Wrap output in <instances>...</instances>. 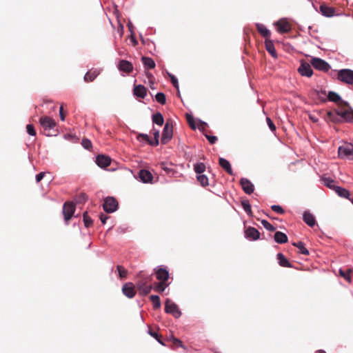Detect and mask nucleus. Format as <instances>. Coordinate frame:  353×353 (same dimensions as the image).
<instances>
[{"mask_svg":"<svg viewBox=\"0 0 353 353\" xmlns=\"http://www.w3.org/2000/svg\"><path fill=\"white\" fill-rule=\"evenodd\" d=\"M327 119L333 122H340L341 119L350 122L353 121V110L344 102V105H341L336 111L327 112Z\"/></svg>","mask_w":353,"mask_h":353,"instance_id":"nucleus-1","label":"nucleus"},{"mask_svg":"<svg viewBox=\"0 0 353 353\" xmlns=\"http://www.w3.org/2000/svg\"><path fill=\"white\" fill-rule=\"evenodd\" d=\"M39 123L45 131L46 135L51 136L53 134H55L57 132V130L54 129L56 127V122L51 117L48 116L41 117L39 119Z\"/></svg>","mask_w":353,"mask_h":353,"instance_id":"nucleus-2","label":"nucleus"},{"mask_svg":"<svg viewBox=\"0 0 353 353\" xmlns=\"http://www.w3.org/2000/svg\"><path fill=\"white\" fill-rule=\"evenodd\" d=\"M338 154L341 159H353V145L351 143H344L339 146Z\"/></svg>","mask_w":353,"mask_h":353,"instance_id":"nucleus-3","label":"nucleus"},{"mask_svg":"<svg viewBox=\"0 0 353 353\" xmlns=\"http://www.w3.org/2000/svg\"><path fill=\"white\" fill-rule=\"evenodd\" d=\"M173 136V125L171 121H167L165 124L162 137H161V143L165 145L167 144L172 138Z\"/></svg>","mask_w":353,"mask_h":353,"instance_id":"nucleus-4","label":"nucleus"},{"mask_svg":"<svg viewBox=\"0 0 353 353\" xmlns=\"http://www.w3.org/2000/svg\"><path fill=\"white\" fill-rule=\"evenodd\" d=\"M338 79L347 84L353 85V70L343 69L338 72Z\"/></svg>","mask_w":353,"mask_h":353,"instance_id":"nucleus-5","label":"nucleus"},{"mask_svg":"<svg viewBox=\"0 0 353 353\" xmlns=\"http://www.w3.org/2000/svg\"><path fill=\"white\" fill-rule=\"evenodd\" d=\"M103 208L107 213L114 212L118 208V201L115 198L108 196L105 199Z\"/></svg>","mask_w":353,"mask_h":353,"instance_id":"nucleus-6","label":"nucleus"},{"mask_svg":"<svg viewBox=\"0 0 353 353\" xmlns=\"http://www.w3.org/2000/svg\"><path fill=\"white\" fill-rule=\"evenodd\" d=\"M165 311L166 313L171 314L175 318H179L181 315L177 305L170 299H167L165 301Z\"/></svg>","mask_w":353,"mask_h":353,"instance_id":"nucleus-7","label":"nucleus"},{"mask_svg":"<svg viewBox=\"0 0 353 353\" xmlns=\"http://www.w3.org/2000/svg\"><path fill=\"white\" fill-rule=\"evenodd\" d=\"M310 63L315 69L323 72H327L330 68L328 63L320 58H312Z\"/></svg>","mask_w":353,"mask_h":353,"instance_id":"nucleus-8","label":"nucleus"},{"mask_svg":"<svg viewBox=\"0 0 353 353\" xmlns=\"http://www.w3.org/2000/svg\"><path fill=\"white\" fill-rule=\"evenodd\" d=\"M75 211V205L72 202H66L63 207L64 219L68 222L73 216Z\"/></svg>","mask_w":353,"mask_h":353,"instance_id":"nucleus-9","label":"nucleus"},{"mask_svg":"<svg viewBox=\"0 0 353 353\" xmlns=\"http://www.w3.org/2000/svg\"><path fill=\"white\" fill-rule=\"evenodd\" d=\"M154 273L157 280L161 282L168 283L169 279V272L166 268L161 266L154 270Z\"/></svg>","mask_w":353,"mask_h":353,"instance_id":"nucleus-10","label":"nucleus"},{"mask_svg":"<svg viewBox=\"0 0 353 353\" xmlns=\"http://www.w3.org/2000/svg\"><path fill=\"white\" fill-rule=\"evenodd\" d=\"M136 285L140 294L142 295L148 294L152 290V284H148L147 283V281H143L140 279H138Z\"/></svg>","mask_w":353,"mask_h":353,"instance_id":"nucleus-11","label":"nucleus"},{"mask_svg":"<svg viewBox=\"0 0 353 353\" xmlns=\"http://www.w3.org/2000/svg\"><path fill=\"white\" fill-rule=\"evenodd\" d=\"M274 25L277 27V30L280 33H287L289 32L292 26L291 24L286 19H280L277 22L274 23Z\"/></svg>","mask_w":353,"mask_h":353,"instance_id":"nucleus-12","label":"nucleus"},{"mask_svg":"<svg viewBox=\"0 0 353 353\" xmlns=\"http://www.w3.org/2000/svg\"><path fill=\"white\" fill-rule=\"evenodd\" d=\"M245 237L250 241H256L260 238V232L253 227H248L245 230Z\"/></svg>","mask_w":353,"mask_h":353,"instance_id":"nucleus-13","label":"nucleus"},{"mask_svg":"<svg viewBox=\"0 0 353 353\" xmlns=\"http://www.w3.org/2000/svg\"><path fill=\"white\" fill-rule=\"evenodd\" d=\"M240 184L243 190L248 194H252L254 190V187L252 183L246 178H242L240 180Z\"/></svg>","mask_w":353,"mask_h":353,"instance_id":"nucleus-14","label":"nucleus"},{"mask_svg":"<svg viewBox=\"0 0 353 353\" xmlns=\"http://www.w3.org/2000/svg\"><path fill=\"white\" fill-rule=\"evenodd\" d=\"M122 292L128 298H133L136 294L134 285L130 282L126 283L123 285Z\"/></svg>","mask_w":353,"mask_h":353,"instance_id":"nucleus-15","label":"nucleus"},{"mask_svg":"<svg viewBox=\"0 0 353 353\" xmlns=\"http://www.w3.org/2000/svg\"><path fill=\"white\" fill-rule=\"evenodd\" d=\"M96 163L100 168H104L110 165L111 159L108 156L99 154L97 157Z\"/></svg>","mask_w":353,"mask_h":353,"instance_id":"nucleus-16","label":"nucleus"},{"mask_svg":"<svg viewBox=\"0 0 353 353\" xmlns=\"http://www.w3.org/2000/svg\"><path fill=\"white\" fill-rule=\"evenodd\" d=\"M299 72L302 76H306L308 77H310L312 74L313 71L311 68V66L307 63H302L299 68Z\"/></svg>","mask_w":353,"mask_h":353,"instance_id":"nucleus-17","label":"nucleus"},{"mask_svg":"<svg viewBox=\"0 0 353 353\" xmlns=\"http://www.w3.org/2000/svg\"><path fill=\"white\" fill-rule=\"evenodd\" d=\"M139 176L143 183H151L153 179L152 173L147 170H141L139 172Z\"/></svg>","mask_w":353,"mask_h":353,"instance_id":"nucleus-18","label":"nucleus"},{"mask_svg":"<svg viewBox=\"0 0 353 353\" xmlns=\"http://www.w3.org/2000/svg\"><path fill=\"white\" fill-rule=\"evenodd\" d=\"M320 11L323 16L331 17H333L335 14V8L332 7H329L325 4H322L320 6Z\"/></svg>","mask_w":353,"mask_h":353,"instance_id":"nucleus-19","label":"nucleus"},{"mask_svg":"<svg viewBox=\"0 0 353 353\" xmlns=\"http://www.w3.org/2000/svg\"><path fill=\"white\" fill-rule=\"evenodd\" d=\"M99 74H100V71L99 70L91 69L85 73V74L84 76V80L86 82H92L97 78V77Z\"/></svg>","mask_w":353,"mask_h":353,"instance_id":"nucleus-20","label":"nucleus"},{"mask_svg":"<svg viewBox=\"0 0 353 353\" xmlns=\"http://www.w3.org/2000/svg\"><path fill=\"white\" fill-rule=\"evenodd\" d=\"M119 69L121 71H123V72H125L127 73H130V72L132 71L133 66H132V64L130 61H126V60H121L119 61Z\"/></svg>","mask_w":353,"mask_h":353,"instance_id":"nucleus-21","label":"nucleus"},{"mask_svg":"<svg viewBox=\"0 0 353 353\" xmlns=\"http://www.w3.org/2000/svg\"><path fill=\"white\" fill-rule=\"evenodd\" d=\"M219 163L220 166L223 169H224L228 174H230V175L234 174L231 165L228 160H226L223 158H219Z\"/></svg>","mask_w":353,"mask_h":353,"instance_id":"nucleus-22","label":"nucleus"},{"mask_svg":"<svg viewBox=\"0 0 353 353\" xmlns=\"http://www.w3.org/2000/svg\"><path fill=\"white\" fill-rule=\"evenodd\" d=\"M147 94V89L142 85H135L134 88V94L137 97L143 99Z\"/></svg>","mask_w":353,"mask_h":353,"instance_id":"nucleus-23","label":"nucleus"},{"mask_svg":"<svg viewBox=\"0 0 353 353\" xmlns=\"http://www.w3.org/2000/svg\"><path fill=\"white\" fill-rule=\"evenodd\" d=\"M303 219L304 222L310 227L314 226L316 223L314 215L310 212L305 211L303 213Z\"/></svg>","mask_w":353,"mask_h":353,"instance_id":"nucleus-24","label":"nucleus"},{"mask_svg":"<svg viewBox=\"0 0 353 353\" xmlns=\"http://www.w3.org/2000/svg\"><path fill=\"white\" fill-rule=\"evenodd\" d=\"M168 283H164L161 281L154 282L153 284H152V289L158 293L163 292L166 288L168 287Z\"/></svg>","mask_w":353,"mask_h":353,"instance_id":"nucleus-25","label":"nucleus"},{"mask_svg":"<svg viewBox=\"0 0 353 353\" xmlns=\"http://www.w3.org/2000/svg\"><path fill=\"white\" fill-rule=\"evenodd\" d=\"M256 28L259 32L265 39V40L270 39L271 33L270 30L263 24H256Z\"/></svg>","mask_w":353,"mask_h":353,"instance_id":"nucleus-26","label":"nucleus"},{"mask_svg":"<svg viewBox=\"0 0 353 353\" xmlns=\"http://www.w3.org/2000/svg\"><path fill=\"white\" fill-rule=\"evenodd\" d=\"M274 239L277 243L282 244L288 242L287 235L282 232H276L274 236Z\"/></svg>","mask_w":353,"mask_h":353,"instance_id":"nucleus-27","label":"nucleus"},{"mask_svg":"<svg viewBox=\"0 0 353 353\" xmlns=\"http://www.w3.org/2000/svg\"><path fill=\"white\" fill-rule=\"evenodd\" d=\"M277 259L281 266L285 268H292V264L288 261V260L282 253H279L277 254Z\"/></svg>","mask_w":353,"mask_h":353,"instance_id":"nucleus-28","label":"nucleus"},{"mask_svg":"<svg viewBox=\"0 0 353 353\" xmlns=\"http://www.w3.org/2000/svg\"><path fill=\"white\" fill-rule=\"evenodd\" d=\"M266 50L274 57L276 56V50L274 44L270 39H266L265 41Z\"/></svg>","mask_w":353,"mask_h":353,"instance_id":"nucleus-29","label":"nucleus"},{"mask_svg":"<svg viewBox=\"0 0 353 353\" xmlns=\"http://www.w3.org/2000/svg\"><path fill=\"white\" fill-rule=\"evenodd\" d=\"M334 191L341 197L349 199V196H350V192L347 190H346L345 188L339 187V186L334 187Z\"/></svg>","mask_w":353,"mask_h":353,"instance_id":"nucleus-30","label":"nucleus"},{"mask_svg":"<svg viewBox=\"0 0 353 353\" xmlns=\"http://www.w3.org/2000/svg\"><path fill=\"white\" fill-rule=\"evenodd\" d=\"M142 62L145 67H146L148 69H153L155 68V62L152 58L147 57H142Z\"/></svg>","mask_w":353,"mask_h":353,"instance_id":"nucleus-31","label":"nucleus"},{"mask_svg":"<svg viewBox=\"0 0 353 353\" xmlns=\"http://www.w3.org/2000/svg\"><path fill=\"white\" fill-rule=\"evenodd\" d=\"M292 245L299 249V253L304 255H309V251L305 247V244L303 242L299 241L297 243H293Z\"/></svg>","mask_w":353,"mask_h":353,"instance_id":"nucleus-32","label":"nucleus"},{"mask_svg":"<svg viewBox=\"0 0 353 353\" xmlns=\"http://www.w3.org/2000/svg\"><path fill=\"white\" fill-rule=\"evenodd\" d=\"M327 99L330 101H333V102H335V103H344L343 101H341V97L336 92H329L328 94H327Z\"/></svg>","mask_w":353,"mask_h":353,"instance_id":"nucleus-33","label":"nucleus"},{"mask_svg":"<svg viewBox=\"0 0 353 353\" xmlns=\"http://www.w3.org/2000/svg\"><path fill=\"white\" fill-rule=\"evenodd\" d=\"M152 122L159 125H162L164 122L163 115L160 112H157L152 116Z\"/></svg>","mask_w":353,"mask_h":353,"instance_id":"nucleus-34","label":"nucleus"},{"mask_svg":"<svg viewBox=\"0 0 353 353\" xmlns=\"http://www.w3.org/2000/svg\"><path fill=\"white\" fill-rule=\"evenodd\" d=\"M352 272V270L351 268H347L345 270L343 269L339 270V274L343 277L348 282L351 281L350 274Z\"/></svg>","mask_w":353,"mask_h":353,"instance_id":"nucleus-35","label":"nucleus"},{"mask_svg":"<svg viewBox=\"0 0 353 353\" xmlns=\"http://www.w3.org/2000/svg\"><path fill=\"white\" fill-rule=\"evenodd\" d=\"M150 299L152 301L154 309H158L161 307V301L158 295H151L150 296Z\"/></svg>","mask_w":353,"mask_h":353,"instance_id":"nucleus-36","label":"nucleus"},{"mask_svg":"<svg viewBox=\"0 0 353 353\" xmlns=\"http://www.w3.org/2000/svg\"><path fill=\"white\" fill-rule=\"evenodd\" d=\"M194 170L198 175L201 174L205 170V165L203 163H198L194 165Z\"/></svg>","mask_w":353,"mask_h":353,"instance_id":"nucleus-37","label":"nucleus"},{"mask_svg":"<svg viewBox=\"0 0 353 353\" xmlns=\"http://www.w3.org/2000/svg\"><path fill=\"white\" fill-rule=\"evenodd\" d=\"M83 221L86 228H89L92 225V219L88 216L87 212H85L83 214Z\"/></svg>","mask_w":353,"mask_h":353,"instance_id":"nucleus-38","label":"nucleus"},{"mask_svg":"<svg viewBox=\"0 0 353 353\" xmlns=\"http://www.w3.org/2000/svg\"><path fill=\"white\" fill-rule=\"evenodd\" d=\"M241 205L243 210L247 212L248 215L252 214L251 205L248 200H243L241 201Z\"/></svg>","mask_w":353,"mask_h":353,"instance_id":"nucleus-39","label":"nucleus"},{"mask_svg":"<svg viewBox=\"0 0 353 353\" xmlns=\"http://www.w3.org/2000/svg\"><path fill=\"white\" fill-rule=\"evenodd\" d=\"M197 180L200 183V184L205 187V186H207L208 185V178L207 177V176L201 174H199L197 176Z\"/></svg>","mask_w":353,"mask_h":353,"instance_id":"nucleus-40","label":"nucleus"},{"mask_svg":"<svg viewBox=\"0 0 353 353\" xmlns=\"http://www.w3.org/2000/svg\"><path fill=\"white\" fill-rule=\"evenodd\" d=\"M155 99L161 105H164L166 103V97L163 92H158L155 96Z\"/></svg>","mask_w":353,"mask_h":353,"instance_id":"nucleus-41","label":"nucleus"},{"mask_svg":"<svg viewBox=\"0 0 353 353\" xmlns=\"http://www.w3.org/2000/svg\"><path fill=\"white\" fill-rule=\"evenodd\" d=\"M148 334L150 336H152V337H154L159 343H160L163 345H165V344L161 339V336L159 335L157 332H156L155 331H154L151 328H150L148 330Z\"/></svg>","mask_w":353,"mask_h":353,"instance_id":"nucleus-42","label":"nucleus"},{"mask_svg":"<svg viewBox=\"0 0 353 353\" xmlns=\"http://www.w3.org/2000/svg\"><path fill=\"white\" fill-rule=\"evenodd\" d=\"M153 135H154V139L153 141L152 140V141H150V145H152V146H157L159 143V130H155L153 132Z\"/></svg>","mask_w":353,"mask_h":353,"instance_id":"nucleus-43","label":"nucleus"},{"mask_svg":"<svg viewBox=\"0 0 353 353\" xmlns=\"http://www.w3.org/2000/svg\"><path fill=\"white\" fill-rule=\"evenodd\" d=\"M117 269L119 272V276L121 279L126 278L128 272L123 266L117 265Z\"/></svg>","mask_w":353,"mask_h":353,"instance_id":"nucleus-44","label":"nucleus"},{"mask_svg":"<svg viewBox=\"0 0 353 353\" xmlns=\"http://www.w3.org/2000/svg\"><path fill=\"white\" fill-rule=\"evenodd\" d=\"M137 279H140L143 281H147V283L150 284V283L152 280V274L149 275V276H145L142 272H140L137 274Z\"/></svg>","mask_w":353,"mask_h":353,"instance_id":"nucleus-45","label":"nucleus"},{"mask_svg":"<svg viewBox=\"0 0 353 353\" xmlns=\"http://www.w3.org/2000/svg\"><path fill=\"white\" fill-rule=\"evenodd\" d=\"M323 181H324V184L331 188V189H333L334 190V187H336L337 185H335V182L334 180H332V179L330 178H325L323 179Z\"/></svg>","mask_w":353,"mask_h":353,"instance_id":"nucleus-46","label":"nucleus"},{"mask_svg":"<svg viewBox=\"0 0 353 353\" xmlns=\"http://www.w3.org/2000/svg\"><path fill=\"white\" fill-rule=\"evenodd\" d=\"M87 196L85 193H80L75 197V201L77 203H83L87 200Z\"/></svg>","mask_w":353,"mask_h":353,"instance_id":"nucleus-47","label":"nucleus"},{"mask_svg":"<svg viewBox=\"0 0 353 353\" xmlns=\"http://www.w3.org/2000/svg\"><path fill=\"white\" fill-rule=\"evenodd\" d=\"M261 224L263 226L268 230L273 232L276 230V228L273 226L272 224H270L268 221L266 220H262Z\"/></svg>","mask_w":353,"mask_h":353,"instance_id":"nucleus-48","label":"nucleus"},{"mask_svg":"<svg viewBox=\"0 0 353 353\" xmlns=\"http://www.w3.org/2000/svg\"><path fill=\"white\" fill-rule=\"evenodd\" d=\"M314 93L315 95L319 97L322 101H326V99L324 97L326 95V92L325 90H314Z\"/></svg>","mask_w":353,"mask_h":353,"instance_id":"nucleus-49","label":"nucleus"},{"mask_svg":"<svg viewBox=\"0 0 353 353\" xmlns=\"http://www.w3.org/2000/svg\"><path fill=\"white\" fill-rule=\"evenodd\" d=\"M27 132L31 136H36V130L32 124H28L26 125Z\"/></svg>","mask_w":353,"mask_h":353,"instance_id":"nucleus-50","label":"nucleus"},{"mask_svg":"<svg viewBox=\"0 0 353 353\" xmlns=\"http://www.w3.org/2000/svg\"><path fill=\"white\" fill-rule=\"evenodd\" d=\"M187 121H188V123L190 125V127L193 129V130H195L196 129V125L194 124V118L191 115H189V114H187Z\"/></svg>","mask_w":353,"mask_h":353,"instance_id":"nucleus-51","label":"nucleus"},{"mask_svg":"<svg viewBox=\"0 0 353 353\" xmlns=\"http://www.w3.org/2000/svg\"><path fill=\"white\" fill-rule=\"evenodd\" d=\"M271 209L274 212H276L278 214H283L284 213L283 209L280 205H272L271 206Z\"/></svg>","mask_w":353,"mask_h":353,"instance_id":"nucleus-52","label":"nucleus"},{"mask_svg":"<svg viewBox=\"0 0 353 353\" xmlns=\"http://www.w3.org/2000/svg\"><path fill=\"white\" fill-rule=\"evenodd\" d=\"M82 145L84 148L90 150L92 148V143L89 139H83L82 140Z\"/></svg>","mask_w":353,"mask_h":353,"instance_id":"nucleus-53","label":"nucleus"},{"mask_svg":"<svg viewBox=\"0 0 353 353\" xmlns=\"http://www.w3.org/2000/svg\"><path fill=\"white\" fill-rule=\"evenodd\" d=\"M137 138L139 140L145 141L148 142L149 144L150 141H152V140L150 139L148 135L145 134H139Z\"/></svg>","mask_w":353,"mask_h":353,"instance_id":"nucleus-54","label":"nucleus"},{"mask_svg":"<svg viewBox=\"0 0 353 353\" xmlns=\"http://www.w3.org/2000/svg\"><path fill=\"white\" fill-rule=\"evenodd\" d=\"M266 121H267V123H268V126H269L270 129L272 132L275 131V130H276V126H275V125L274 124V123L272 122V121L271 120V119H270V118H269V117H267V118H266Z\"/></svg>","mask_w":353,"mask_h":353,"instance_id":"nucleus-55","label":"nucleus"},{"mask_svg":"<svg viewBox=\"0 0 353 353\" xmlns=\"http://www.w3.org/2000/svg\"><path fill=\"white\" fill-rule=\"evenodd\" d=\"M205 136L211 144H214L217 141V137L215 136H210L208 134H205Z\"/></svg>","mask_w":353,"mask_h":353,"instance_id":"nucleus-56","label":"nucleus"},{"mask_svg":"<svg viewBox=\"0 0 353 353\" xmlns=\"http://www.w3.org/2000/svg\"><path fill=\"white\" fill-rule=\"evenodd\" d=\"M170 80L172 85L176 88L179 89V83L177 79L174 75H170Z\"/></svg>","mask_w":353,"mask_h":353,"instance_id":"nucleus-57","label":"nucleus"},{"mask_svg":"<svg viewBox=\"0 0 353 353\" xmlns=\"http://www.w3.org/2000/svg\"><path fill=\"white\" fill-rule=\"evenodd\" d=\"M173 344L176 346L183 347L182 341L176 338H172Z\"/></svg>","mask_w":353,"mask_h":353,"instance_id":"nucleus-58","label":"nucleus"},{"mask_svg":"<svg viewBox=\"0 0 353 353\" xmlns=\"http://www.w3.org/2000/svg\"><path fill=\"white\" fill-rule=\"evenodd\" d=\"M45 172H40L36 176V181L37 183L40 182L44 177Z\"/></svg>","mask_w":353,"mask_h":353,"instance_id":"nucleus-59","label":"nucleus"},{"mask_svg":"<svg viewBox=\"0 0 353 353\" xmlns=\"http://www.w3.org/2000/svg\"><path fill=\"white\" fill-rule=\"evenodd\" d=\"M100 220L103 224H105L106 223V220L109 218L108 216L101 214L99 216Z\"/></svg>","mask_w":353,"mask_h":353,"instance_id":"nucleus-60","label":"nucleus"},{"mask_svg":"<svg viewBox=\"0 0 353 353\" xmlns=\"http://www.w3.org/2000/svg\"><path fill=\"white\" fill-rule=\"evenodd\" d=\"M161 168L163 169L167 172V174H170L173 172L172 168L166 167L164 163L161 164Z\"/></svg>","mask_w":353,"mask_h":353,"instance_id":"nucleus-61","label":"nucleus"},{"mask_svg":"<svg viewBox=\"0 0 353 353\" xmlns=\"http://www.w3.org/2000/svg\"><path fill=\"white\" fill-rule=\"evenodd\" d=\"M59 115H60V118L61 119V121H64L65 120V115L63 112V105H61L60 107V109H59Z\"/></svg>","mask_w":353,"mask_h":353,"instance_id":"nucleus-62","label":"nucleus"},{"mask_svg":"<svg viewBox=\"0 0 353 353\" xmlns=\"http://www.w3.org/2000/svg\"><path fill=\"white\" fill-rule=\"evenodd\" d=\"M208 126L207 123L205 122H201L199 129L201 131H203L205 130L206 127Z\"/></svg>","mask_w":353,"mask_h":353,"instance_id":"nucleus-63","label":"nucleus"},{"mask_svg":"<svg viewBox=\"0 0 353 353\" xmlns=\"http://www.w3.org/2000/svg\"><path fill=\"white\" fill-rule=\"evenodd\" d=\"M316 353H326L325 351L322 350H317L316 352Z\"/></svg>","mask_w":353,"mask_h":353,"instance_id":"nucleus-64","label":"nucleus"}]
</instances>
